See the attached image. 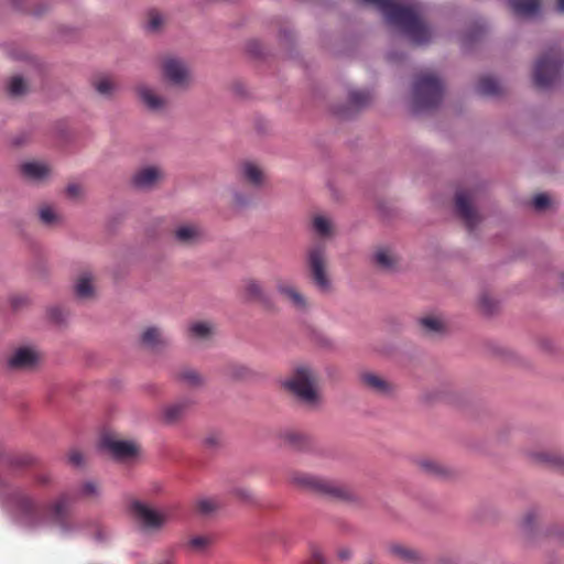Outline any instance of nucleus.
<instances>
[{
	"label": "nucleus",
	"mask_w": 564,
	"mask_h": 564,
	"mask_svg": "<svg viewBox=\"0 0 564 564\" xmlns=\"http://www.w3.org/2000/svg\"><path fill=\"white\" fill-rule=\"evenodd\" d=\"M99 495L97 482L85 481L77 494H62L54 502L40 508L31 496L22 490H13L7 497L8 506L13 509L29 527H39L46 522V518L63 530L68 529V509L76 498H95Z\"/></svg>",
	"instance_id": "1"
},
{
	"label": "nucleus",
	"mask_w": 564,
	"mask_h": 564,
	"mask_svg": "<svg viewBox=\"0 0 564 564\" xmlns=\"http://www.w3.org/2000/svg\"><path fill=\"white\" fill-rule=\"evenodd\" d=\"M318 378L316 372L307 366H299L289 379L284 381L288 389L302 404L316 408L321 403L317 390Z\"/></svg>",
	"instance_id": "2"
},
{
	"label": "nucleus",
	"mask_w": 564,
	"mask_h": 564,
	"mask_svg": "<svg viewBox=\"0 0 564 564\" xmlns=\"http://www.w3.org/2000/svg\"><path fill=\"white\" fill-rule=\"evenodd\" d=\"M412 94L415 110H429L441 104L444 86L435 74L422 72L414 80Z\"/></svg>",
	"instance_id": "3"
},
{
	"label": "nucleus",
	"mask_w": 564,
	"mask_h": 564,
	"mask_svg": "<svg viewBox=\"0 0 564 564\" xmlns=\"http://www.w3.org/2000/svg\"><path fill=\"white\" fill-rule=\"evenodd\" d=\"M307 267L313 284L323 293H328L332 282L327 274L326 250L322 245H316L307 251Z\"/></svg>",
	"instance_id": "4"
},
{
	"label": "nucleus",
	"mask_w": 564,
	"mask_h": 564,
	"mask_svg": "<svg viewBox=\"0 0 564 564\" xmlns=\"http://www.w3.org/2000/svg\"><path fill=\"white\" fill-rule=\"evenodd\" d=\"M291 480L294 485L305 490L335 498H347V491L343 487L310 474L294 473L291 476Z\"/></svg>",
	"instance_id": "5"
},
{
	"label": "nucleus",
	"mask_w": 564,
	"mask_h": 564,
	"mask_svg": "<svg viewBox=\"0 0 564 564\" xmlns=\"http://www.w3.org/2000/svg\"><path fill=\"white\" fill-rule=\"evenodd\" d=\"M130 512L134 521L144 531H159L169 520L166 512L158 511L141 501H133L130 506Z\"/></svg>",
	"instance_id": "6"
},
{
	"label": "nucleus",
	"mask_w": 564,
	"mask_h": 564,
	"mask_svg": "<svg viewBox=\"0 0 564 564\" xmlns=\"http://www.w3.org/2000/svg\"><path fill=\"white\" fill-rule=\"evenodd\" d=\"M560 68V59L553 51L540 57L533 70L534 85L540 89L552 87L558 77Z\"/></svg>",
	"instance_id": "7"
},
{
	"label": "nucleus",
	"mask_w": 564,
	"mask_h": 564,
	"mask_svg": "<svg viewBox=\"0 0 564 564\" xmlns=\"http://www.w3.org/2000/svg\"><path fill=\"white\" fill-rule=\"evenodd\" d=\"M162 69L164 77L176 86H187L191 82V74L185 63L178 58L166 57L163 61Z\"/></svg>",
	"instance_id": "8"
},
{
	"label": "nucleus",
	"mask_w": 564,
	"mask_h": 564,
	"mask_svg": "<svg viewBox=\"0 0 564 564\" xmlns=\"http://www.w3.org/2000/svg\"><path fill=\"white\" fill-rule=\"evenodd\" d=\"M471 199L473 196L467 191H458L456 193V213L469 230H473L480 220L478 213L471 206Z\"/></svg>",
	"instance_id": "9"
},
{
	"label": "nucleus",
	"mask_w": 564,
	"mask_h": 564,
	"mask_svg": "<svg viewBox=\"0 0 564 564\" xmlns=\"http://www.w3.org/2000/svg\"><path fill=\"white\" fill-rule=\"evenodd\" d=\"M101 446L116 459L123 460L137 455V446L132 442L117 440L111 435H105Z\"/></svg>",
	"instance_id": "10"
},
{
	"label": "nucleus",
	"mask_w": 564,
	"mask_h": 564,
	"mask_svg": "<svg viewBox=\"0 0 564 564\" xmlns=\"http://www.w3.org/2000/svg\"><path fill=\"white\" fill-rule=\"evenodd\" d=\"M284 445L300 452H307L314 448L315 441L308 434L297 430H285L280 435Z\"/></svg>",
	"instance_id": "11"
},
{
	"label": "nucleus",
	"mask_w": 564,
	"mask_h": 564,
	"mask_svg": "<svg viewBox=\"0 0 564 564\" xmlns=\"http://www.w3.org/2000/svg\"><path fill=\"white\" fill-rule=\"evenodd\" d=\"M39 359L40 356L34 349L21 347L9 359V367L12 369H32Z\"/></svg>",
	"instance_id": "12"
},
{
	"label": "nucleus",
	"mask_w": 564,
	"mask_h": 564,
	"mask_svg": "<svg viewBox=\"0 0 564 564\" xmlns=\"http://www.w3.org/2000/svg\"><path fill=\"white\" fill-rule=\"evenodd\" d=\"M163 176L162 171L156 166H147L140 169L132 178L134 186L139 188H150Z\"/></svg>",
	"instance_id": "13"
},
{
	"label": "nucleus",
	"mask_w": 564,
	"mask_h": 564,
	"mask_svg": "<svg viewBox=\"0 0 564 564\" xmlns=\"http://www.w3.org/2000/svg\"><path fill=\"white\" fill-rule=\"evenodd\" d=\"M137 93L143 105L151 111H161L166 106V100L147 85L138 86Z\"/></svg>",
	"instance_id": "14"
},
{
	"label": "nucleus",
	"mask_w": 564,
	"mask_h": 564,
	"mask_svg": "<svg viewBox=\"0 0 564 564\" xmlns=\"http://www.w3.org/2000/svg\"><path fill=\"white\" fill-rule=\"evenodd\" d=\"M278 291L296 308L306 310L307 301L305 296L292 284L286 282H279L276 284Z\"/></svg>",
	"instance_id": "15"
},
{
	"label": "nucleus",
	"mask_w": 564,
	"mask_h": 564,
	"mask_svg": "<svg viewBox=\"0 0 564 564\" xmlns=\"http://www.w3.org/2000/svg\"><path fill=\"white\" fill-rule=\"evenodd\" d=\"M22 174L33 181H42L50 176L51 169L42 162H26L21 165Z\"/></svg>",
	"instance_id": "16"
},
{
	"label": "nucleus",
	"mask_w": 564,
	"mask_h": 564,
	"mask_svg": "<svg viewBox=\"0 0 564 564\" xmlns=\"http://www.w3.org/2000/svg\"><path fill=\"white\" fill-rule=\"evenodd\" d=\"M518 17H532L540 10V0H507Z\"/></svg>",
	"instance_id": "17"
},
{
	"label": "nucleus",
	"mask_w": 564,
	"mask_h": 564,
	"mask_svg": "<svg viewBox=\"0 0 564 564\" xmlns=\"http://www.w3.org/2000/svg\"><path fill=\"white\" fill-rule=\"evenodd\" d=\"M241 175L252 186H261L264 182L263 171L253 162H245L241 165Z\"/></svg>",
	"instance_id": "18"
},
{
	"label": "nucleus",
	"mask_w": 564,
	"mask_h": 564,
	"mask_svg": "<svg viewBox=\"0 0 564 564\" xmlns=\"http://www.w3.org/2000/svg\"><path fill=\"white\" fill-rule=\"evenodd\" d=\"M243 295L248 301L267 303L268 297L264 293L261 284L253 280L249 279L243 282Z\"/></svg>",
	"instance_id": "19"
},
{
	"label": "nucleus",
	"mask_w": 564,
	"mask_h": 564,
	"mask_svg": "<svg viewBox=\"0 0 564 564\" xmlns=\"http://www.w3.org/2000/svg\"><path fill=\"white\" fill-rule=\"evenodd\" d=\"M75 293L80 299H88L94 295L93 275L90 272H83L76 283Z\"/></svg>",
	"instance_id": "20"
},
{
	"label": "nucleus",
	"mask_w": 564,
	"mask_h": 564,
	"mask_svg": "<svg viewBox=\"0 0 564 564\" xmlns=\"http://www.w3.org/2000/svg\"><path fill=\"white\" fill-rule=\"evenodd\" d=\"M200 236L202 231L194 225H184L175 230L176 240L186 245L196 242Z\"/></svg>",
	"instance_id": "21"
},
{
	"label": "nucleus",
	"mask_w": 564,
	"mask_h": 564,
	"mask_svg": "<svg viewBox=\"0 0 564 564\" xmlns=\"http://www.w3.org/2000/svg\"><path fill=\"white\" fill-rule=\"evenodd\" d=\"M375 262L380 269L392 271L397 267L398 259L389 249L380 248L375 253Z\"/></svg>",
	"instance_id": "22"
},
{
	"label": "nucleus",
	"mask_w": 564,
	"mask_h": 564,
	"mask_svg": "<svg viewBox=\"0 0 564 564\" xmlns=\"http://www.w3.org/2000/svg\"><path fill=\"white\" fill-rule=\"evenodd\" d=\"M141 341L144 346L151 349H156L161 345L165 344V339L161 330L156 327L147 328L141 335Z\"/></svg>",
	"instance_id": "23"
},
{
	"label": "nucleus",
	"mask_w": 564,
	"mask_h": 564,
	"mask_svg": "<svg viewBox=\"0 0 564 564\" xmlns=\"http://www.w3.org/2000/svg\"><path fill=\"white\" fill-rule=\"evenodd\" d=\"M477 91L482 96H497L501 93V86L495 78L484 76L478 80Z\"/></svg>",
	"instance_id": "24"
},
{
	"label": "nucleus",
	"mask_w": 564,
	"mask_h": 564,
	"mask_svg": "<svg viewBox=\"0 0 564 564\" xmlns=\"http://www.w3.org/2000/svg\"><path fill=\"white\" fill-rule=\"evenodd\" d=\"M362 382L378 393L386 394L390 392V383L378 375L365 373L362 376Z\"/></svg>",
	"instance_id": "25"
},
{
	"label": "nucleus",
	"mask_w": 564,
	"mask_h": 564,
	"mask_svg": "<svg viewBox=\"0 0 564 564\" xmlns=\"http://www.w3.org/2000/svg\"><path fill=\"white\" fill-rule=\"evenodd\" d=\"M188 408V402L182 401L174 404H171L164 409L163 417L166 423H175L177 422L186 412Z\"/></svg>",
	"instance_id": "26"
},
{
	"label": "nucleus",
	"mask_w": 564,
	"mask_h": 564,
	"mask_svg": "<svg viewBox=\"0 0 564 564\" xmlns=\"http://www.w3.org/2000/svg\"><path fill=\"white\" fill-rule=\"evenodd\" d=\"M538 462L545 463L554 468L564 469V455L554 452H541L534 454Z\"/></svg>",
	"instance_id": "27"
},
{
	"label": "nucleus",
	"mask_w": 564,
	"mask_h": 564,
	"mask_svg": "<svg viewBox=\"0 0 564 564\" xmlns=\"http://www.w3.org/2000/svg\"><path fill=\"white\" fill-rule=\"evenodd\" d=\"M420 467L426 474L435 476V477H445L448 474V470L445 466H443L440 462L434 459H423L420 462Z\"/></svg>",
	"instance_id": "28"
},
{
	"label": "nucleus",
	"mask_w": 564,
	"mask_h": 564,
	"mask_svg": "<svg viewBox=\"0 0 564 564\" xmlns=\"http://www.w3.org/2000/svg\"><path fill=\"white\" fill-rule=\"evenodd\" d=\"M188 332L194 338L208 339L213 335V326L207 322H196L189 326Z\"/></svg>",
	"instance_id": "29"
},
{
	"label": "nucleus",
	"mask_w": 564,
	"mask_h": 564,
	"mask_svg": "<svg viewBox=\"0 0 564 564\" xmlns=\"http://www.w3.org/2000/svg\"><path fill=\"white\" fill-rule=\"evenodd\" d=\"M371 94L368 90H352L349 94V105L355 109L362 108L371 101Z\"/></svg>",
	"instance_id": "30"
},
{
	"label": "nucleus",
	"mask_w": 564,
	"mask_h": 564,
	"mask_svg": "<svg viewBox=\"0 0 564 564\" xmlns=\"http://www.w3.org/2000/svg\"><path fill=\"white\" fill-rule=\"evenodd\" d=\"M213 544V539L208 535H196L188 540L187 546L194 552L202 553Z\"/></svg>",
	"instance_id": "31"
},
{
	"label": "nucleus",
	"mask_w": 564,
	"mask_h": 564,
	"mask_svg": "<svg viewBox=\"0 0 564 564\" xmlns=\"http://www.w3.org/2000/svg\"><path fill=\"white\" fill-rule=\"evenodd\" d=\"M95 89L102 96H110L115 89L116 85L113 80L108 76H100L94 80Z\"/></svg>",
	"instance_id": "32"
},
{
	"label": "nucleus",
	"mask_w": 564,
	"mask_h": 564,
	"mask_svg": "<svg viewBox=\"0 0 564 564\" xmlns=\"http://www.w3.org/2000/svg\"><path fill=\"white\" fill-rule=\"evenodd\" d=\"M390 552L392 555L406 562H414L419 558L417 553L414 550L399 544L392 545L390 547Z\"/></svg>",
	"instance_id": "33"
},
{
	"label": "nucleus",
	"mask_w": 564,
	"mask_h": 564,
	"mask_svg": "<svg viewBox=\"0 0 564 564\" xmlns=\"http://www.w3.org/2000/svg\"><path fill=\"white\" fill-rule=\"evenodd\" d=\"M180 379L184 381L189 387H198L204 382L203 377L193 369H184L178 375Z\"/></svg>",
	"instance_id": "34"
},
{
	"label": "nucleus",
	"mask_w": 564,
	"mask_h": 564,
	"mask_svg": "<svg viewBox=\"0 0 564 564\" xmlns=\"http://www.w3.org/2000/svg\"><path fill=\"white\" fill-rule=\"evenodd\" d=\"M313 228L315 232L322 237H327L332 234V224L329 219L324 216L314 217Z\"/></svg>",
	"instance_id": "35"
},
{
	"label": "nucleus",
	"mask_w": 564,
	"mask_h": 564,
	"mask_svg": "<svg viewBox=\"0 0 564 564\" xmlns=\"http://www.w3.org/2000/svg\"><path fill=\"white\" fill-rule=\"evenodd\" d=\"M8 91L11 96H21L26 91V84L20 76H13L8 84Z\"/></svg>",
	"instance_id": "36"
},
{
	"label": "nucleus",
	"mask_w": 564,
	"mask_h": 564,
	"mask_svg": "<svg viewBox=\"0 0 564 564\" xmlns=\"http://www.w3.org/2000/svg\"><path fill=\"white\" fill-rule=\"evenodd\" d=\"M195 508L200 514L209 516L218 508V503L214 499L205 498L197 500Z\"/></svg>",
	"instance_id": "37"
},
{
	"label": "nucleus",
	"mask_w": 564,
	"mask_h": 564,
	"mask_svg": "<svg viewBox=\"0 0 564 564\" xmlns=\"http://www.w3.org/2000/svg\"><path fill=\"white\" fill-rule=\"evenodd\" d=\"M12 468H23L33 464V458L30 455H18L7 457L4 460Z\"/></svg>",
	"instance_id": "38"
},
{
	"label": "nucleus",
	"mask_w": 564,
	"mask_h": 564,
	"mask_svg": "<svg viewBox=\"0 0 564 564\" xmlns=\"http://www.w3.org/2000/svg\"><path fill=\"white\" fill-rule=\"evenodd\" d=\"M163 22H164V19L160 12H158L155 10L149 12L148 25H147L149 31H152V32L159 31L160 28L162 26Z\"/></svg>",
	"instance_id": "39"
},
{
	"label": "nucleus",
	"mask_w": 564,
	"mask_h": 564,
	"mask_svg": "<svg viewBox=\"0 0 564 564\" xmlns=\"http://www.w3.org/2000/svg\"><path fill=\"white\" fill-rule=\"evenodd\" d=\"M40 219L44 225L53 226L58 221L57 214L48 206L40 209Z\"/></svg>",
	"instance_id": "40"
},
{
	"label": "nucleus",
	"mask_w": 564,
	"mask_h": 564,
	"mask_svg": "<svg viewBox=\"0 0 564 564\" xmlns=\"http://www.w3.org/2000/svg\"><path fill=\"white\" fill-rule=\"evenodd\" d=\"M421 325L429 333L440 332L443 328V324L435 317H425L421 319Z\"/></svg>",
	"instance_id": "41"
},
{
	"label": "nucleus",
	"mask_w": 564,
	"mask_h": 564,
	"mask_svg": "<svg viewBox=\"0 0 564 564\" xmlns=\"http://www.w3.org/2000/svg\"><path fill=\"white\" fill-rule=\"evenodd\" d=\"M479 304L486 314L494 313L496 305H497L496 301L488 294L481 295V297L479 300Z\"/></svg>",
	"instance_id": "42"
},
{
	"label": "nucleus",
	"mask_w": 564,
	"mask_h": 564,
	"mask_svg": "<svg viewBox=\"0 0 564 564\" xmlns=\"http://www.w3.org/2000/svg\"><path fill=\"white\" fill-rule=\"evenodd\" d=\"M532 203L536 210H544L550 206L551 199L546 194H538L533 197Z\"/></svg>",
	"instance_id": "43"
},
{
	"label": "nucleus",
	"mask_w": 564,
	"mask_h": 564,
	"mask_svg": "<svg viewBox=\"0 0 564 564\" xmlns=\"http://www.w3.org/2000/svg\"><path fill=\"white\" fill-rule=\"evenodd\" d=\"M68 463L74 467H80L84 464V455L79 449H72L67 455Z\"/></svg>",
	"instance_id": "44"
},
{
	"label": "nucleus",
	"mask_w": 564,
	"mask_h": 564,
	"mask_svg": "<svg viewBox=\"0 0 564 564\" xmlns=\"http://www.w3.org/2000/svg\"><path fill=\"white\" fill-rule=\"evenodd\" d=\"M50 318L55 323H63L65 321V312L59 306H54L48 310Z\"/></svg>",
	"instance_id": "45"
},
{
	"label": "nucleus",
	"mask_w": 564,
	"mask_h": 564,
	"mask_svg": "<svg viewBox=\"0 0 564 564\" xmlns=\"http://www.w3.org/2000/svg\"><path fill=\"white\" fill-rule=\"evenodd\" d=\"M310 563L311 564H326V561H325L323 553L319 550L313 549L312 553H311Z\"/></svg>",
	"instance_id": "46"
},
{
	"label": "nucleus",
	"mask_w": 564,
	"mask_h": 564,
	"mask_svg": "<svg viewBox=\"0 0 564 564\" xmlns=\"http://www.w3.org/2000/svg\"><path fill=\"white\" fill-rule=\"evenodd\" d=\"M66 193L69 197H78L82 193V187L78 184H69L66 188Z\"/></svg>",
	"instance_id": "47"
},
{
	"label": "nucleus",
	"mask_w": 564,
	"mask_h": 564,
	"mask_svg": "<svg viewBox=\"0 0 564 564\" xmlns=\"http://www.w3.org/2000/svg\"><path fill=\"white\" fill-rule=\"evenodd\" d=\"M35 481L39 485L46 486V485L51 484L52 478H51L50 474H47V473H40L35 476Z\"/></svg>",
	"instance_id": "48"
},
{
	"label": "nucleus",
	"mask_w": 564,
	"mask_h": 564,
	"mask_svg": "<svg viewBox=\"0 0 564 564\" xmlns=\"http://www.w3.org/2000/svg\"><path fill=\"white\" fill-rule=\"evenodd\" d=\"M237 496L241 498L242 500H250L252 498V494L248 489H238Z\"/></svg>",
	"instance_id": "49"
},
{
	"label": "nucleus",
	"mask_w": 564,
	"mask_h": 564,
	"mask_svg": "<svg viewBox=\"0 0 564 564\" xmlns=\"http://www.w3.org/2000/svg\"><path fill=\"white\" fill-rule=\"evenodd\" d=\"M350 555H351V552L349 549L344 547L338 551V557L340 560H348L350 557Z\"/></svg>",
	"instance_id": "50"
},
{
	"label": "nucleus",
	"mask_w": 564,
	"mask_h": 564,
	"mask_svg": "<svg viewBox=\"0 0 564 564\" xmlns=\"http://www.w3.org/2000/svg\"><path fill=\"white\" fill-rule=\"evenodd\" d=\"M158 564H174L173 555L172 554H165L162 558H160L158 561Z\"/></svg>",
	"instance_id": "51"
},
{
	"label": "nucleus",
	"mask_w": 564,
	"mask_h": 564,
	"mask_svg": "<svg viewBox=\"0 0 564 564\" xmlns=\"http://www.w3.org/2000/svg\"><path fill=\"white\" fill-rule=\"evenodd\" d=\"M534 517L533 512L527 513L524 517V525L529 528L533 523Z\"/></svg>",
	"instance_id": "52"
},
{
	"label": "nucleus",
	"mask_w": 564,
	"mask_h": 564,
	"mask_svg": "<svg viewBox=\"0 0 564 564\" xmlns=\"http://www.w3.org/2000/svg\"><path fill=\"white\" fill-rule=\"evenodd\" d=\"M247 372V369L245 367H239L236 372L232 373V377L235 378H243Z\"/></svg>",
	"instance_id": "53"
},
{
	"label": "nucleus",
	"mask_w": 564,
	"mask_h": 564,
	"mask_svg": "<svg viewBox=\"0 0 564 564\" xmlns=\"http://www.w3.org/2000/svg\"><path fill=\"white\" fill-rule=\"evenodd\" d=\"M25 302V300L23 297H14L12 299V306L14 308H18L20 307L23 303Z\"/></svg>",
	"instance_id": "54"
},
{
	"label": "nucleus",
	"mask_w": 564,
	"mask_h": 564,
	"mask_svg": "<svg viewBox=\"0 0 564 564\" xmlns=\"http://www.w3.org/2000/svg\"><path fill=\"white\" fill-rule=\"evenodd\" d=\"M558 8L561 11H564V0H558Z\"/></svg>",
	"instance_id": "55"
},
{
	"label": "nucleus",
	"mask_w": 564,
	"mask_h": 564,
	"mask_svg": "<svg viewBox=\"0 0 564 564\" xmlns=\"http://www.w3.org/2000/svg\"><path fill=\"white\" fill-rule=\"evenodd\" d=\"M4 486L3 481L0 479V489Z\"/></svg>",
	"instance_id": "56"
}]
</instances>
